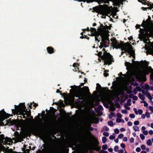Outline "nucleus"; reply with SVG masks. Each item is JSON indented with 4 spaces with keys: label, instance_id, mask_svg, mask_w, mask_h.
Returning <instances> with one entry per match:
<instances>
[{
    "label": "nucleus",
    "instance_id": "393cba45",
    "mask_svg": "<svg viewBox=\"0 0 153 153\" xmlns=\"http://www.w3.org/2000/svg\"><path fill=\"white\" fill-rule=\"evenodd\" d=\"M111 25L109 26H107V25H105L104 27H105L104 28V30H108V29H109V30H111Z\"/></svg>",
    "mask_w": 153,
    "mask_h": 153
},
{
    "label": "nucleus",
    "instance_id": "603ef678",
    "mask_svg": "<svg viewBox=\"0 0 153 153\" xmlns=\"http://www.w3.org/2000/svg\"><path fill=\"white\" fill-rule=\"evenodd\" d=\"M114 132L116 134H118L119 133V130L118 128H116L114 130Z\"/></svg>",
    "mask_w": 153,
    "mask_h": 153
},
{
    "label": "nucleus",
    "instance_id": "c9c22d12",
    "mask_svg": "<svg viewBox=\"0 0 153 153\" xmlns=\"http://www.w3.org/2000/svg\"><path fill=\"white\" fill-rule=\"evenodd\" d=\"M147 5L149 6V9L151 10L153 8V3L152 4H147Z\"/></svg>",
    "mask_w": 153,
    "mask_h": 153
},
{
    "label": "nucleus",
    "instance_id": "052dcab7",
    "mask_svg": "<svg viewBox=\"0 0 153 153\" xmlns=\"http://www.w3.org/2000/svg\"><path fill=\"white\" fill-rule=\"evenodd\" d=\"M94 130V128L91 127H89L88 128V130L89 131H92Z\"/></svg>",
    "mask_w": 153,
    "mask_h": 153
},
{
    "label": "nucleus",
    "instance_id": "20e7f679",
    "mask_svg": "<svg viewBox=\"0 0 153 153\" xmlns=\"http://www.w3.org/2000/svg\"><path fill=\"white\" fill-rule=\"evenodd\" d=\"M78 139L76 137L73 138L69 141L67 143H65L63 145V146L64 148L68 147V146L72 148L74 146L75 147H78L81 146L82 145L81 143H79L80 142L78 141Z\"/></svg>",
    "mask_w": 153,
    "mask_h": 153
},
{
    "label": "nucleus",
    "instance_id": "5701e85b",
    "mask_svg": "<svg viewBox=\"0 0 153 153\" xmlns=\"http://www.w3.org/2000/svg\"><path fill=\"white\" fill-rule=\"evenodd\" d=\"M108 148V145L106 144H105L104 145H103L102 146V149L103 150H106Z\"/></svg>",
    "mask_w": 153,
    "mask_h": 153
},
{
    "label": "nucleus",
    "instance_id": "864d4df0",
    "mask_svg": "<svg viewBox=\"0 0 153 153\" xmlns=\"http://www.w3.org/2000/svg\"><path fill=\"white\" fill-rule=\"evenodd\" d=\"M122 115L120 113H118L117 114V116L119 118H121L122 117Z\"/></svg>",
    "mask_w": 153,
    "mask_h": 153
},
{
    "label": "nucleus",
    "instance_id": "de8ad7c7",
    "mask_svg": "<svg viewBox=\"0 0 153 153\" xmlns=\"http://www.w3.org/2000/svg\"><path fill=\"white\" fill-rule=\"evenodd\" d=\"M119 149V146H115L114 148V151L115 152H117L118 151V149Z\"/></svg>",
    "mask_w": 153,
    "mask_h": 153
},
{
    "label": "nucleus",
    "instance_id": "c756f323",
    "mask_svg": "<svg viewBox=\"0 0 153 153\" xmlns=\"http://www.w3.org/2000/svg\"><path fill=\"white\" fill-rule=\"evenodd\" d=\"M115 116V113L113 112H111V115H109V117L110 119H111V116L112 117H114Z\"/></svg>",
    "mask_w": 153,
    "mask_h": 153
},
{
    "label": "nucleus",
    "instance_id": "423d86ee",
    "mask_svg": "<svg viewBox=\"0 0 153 153\" xmlns=\"http://www.w3.org/2000/svg\"><path fill=\"white\" fill-rule=\"evenodd\" d=\"M135 76L136 79L140 81H145L146 80V75L142 71H139L137 72L135 74Z\"/></svg>",
    "mask_w": 153,
    "mask_h": 153
},
{
    "label": "nucleus",
    "instance_id": "f257e3e1",
    "mask_svg": "<svg viewBox=\"0 0 153 153\" xmlns=\"http://www.w3.org/2000/svg\"><path fill=\"white\" fill-rule=\"evenodd\" d=\"M15 109H12L14 114L22 115L24 119L25 118V115L26 114V113H24V112L28 113L27 116L28 117L30 116L31 111L30 110L28 111L26 109L25 103H21L18 106L15 105Z\"/></svg>",
    "mask_w": 153,
    "mask_h": 153
},
{
    "label": "nucleus",
    "instance_id": "aec40b11",
    "mask_svg": "<svg viewBox=\"0 0 153 153\" xmlns=\"http://www.w3.org/2000/svg\"><path fill=\"white\" fill-rule=\"evenodd\" d=\"M138 97L142 100H144L145 99V96L140 93L138 94Z\"/></svg>",
    "mask_w": 153,
    "mask_h": 153
},
{
    "label": "nucleus",
    "instance_id": "9b49d317",
    "mask_svg": "<svg viewBox=\"0 0 153 153\" xmlns=\"http://www.w3.org/2000/svg\"><path fill=\"white\" fill-rule=\"evenodd\" d=\"M110 1V0H91L90 2V3L96 2H97L99 4H100L103 3L105 4H109Z\"/></svg>",
    "mask_w": 153,
    "mask_h": 153
},
{
    "label": "nucleus",
    "instance_id": "7ed1b4c3",
    "mask_svg": "<svg viewBox=\"0 0 153 153\" xmlns=\"http://www.w3.org/2000/svg\"><path fill=\"white\" fill-rule=\"evenodd\" d=\"M102 52L100 51L98 53L97 56L101 57V59L104 60V65H110L114 62L113 56L109 53H107L105 51L104 52L102 55Z\"/></svg>",
    "mask_w": 153,
    "mask_h": 153
},
{
    "label": "nucleus",
    "instance_id": "a18cd8bd",
    "mask_svg": "<svg viewBox=\"0 0 153 153\" xmlns=\"http://www.w3.org/2000/svg\"><path fill=\"white\" fill-rule=\"evenodd\" d=\"M103 135L106 137H108L109 136V134L108 132H104L103 133Z\"/></svg>",
    "mask_w": 153,
    "mask_h": 153
},
{
    "label": "nucleus",
    "instance_id": "39448f33",
    "mask_svg": "<svg viewBox=\"0 0 153 153\" xmlns=\"http://www.w3.org/2000/svg\"><path fill=\"white\" fill-rule=\"evenodd\" d=\"M92 9L93 10L92 11V12L98 13L102 16L107 15L109 11L108 9L103 7H98L96 6L93 7Z\"/></svg>",
    "mask_w": 153,
    "mask_h": 153
},
{
    "label": "nucleus",
    "instance_id": "f03ea898",
    "mask_svg": "<svg viewBox=\"0 0 153 153\" xmlns=\"http://www.w3.org/2000/svg\"><path fill=\"white\" fill-rule=\"evenodd\" d=\"M111 41L112 42V45L113 47L116 49L121 48V51H125L126 52H128V53L130 54L129 57H131V55L133 53L132 50L133 48L131 45H130V46L131 50H129V49L127 48L128 47L127 44L128 43V42L123 43L124 42H123V43H120L117 42L115 38L112 39Z\"/></svg>",
    "mask_w": 153,
    "mask_h": 153
},
{
    "label": "nucleus",
    "instance_id": "f8f14e48",
    "mask_svg": "<svg viewBox=\"0 0 153 153\" xmlns=\"http://www.w3.org/2000/svg\"><path fill=\"white\" fill-rule=\"evenodd\" d=\"M141 33L139 34V39L142 41L144 39L146 38V35L145 34L144 30H141Z\"/></svg>",
    "mask_w": 153,
    "mask_h": 153
},
{
    "label": "nucleus",
    "instance_id": "13d9d810",
    "mask_svg": "<svg viewBox=\"0 0 153 153\" xmlns=\"http://www.w3.org/2000/svg\"><path fill=\"white\" fill-rule=\"evenodd\" d=\"M79 64L78 63H74V64L73 65V66L74 67H77L79 66Z\"/></svg>",
    "mask_w": 153,
    "mask_h": 153
},
{
    "label": "nucleus",
    "instance_id": "ddd939ff",
    "mask_svg": "<svg viewBox=\"0 0 153 153\" xmlns=\"http://www.w3.org/2000/svg\"><path fill=\"white\" fill-rule=\"evenodd\" d=\"M99 144V143L98 141V140H97L95 143L96 146L94 147L93 148H92V149L94 150H96L97 151H99L101 149V146H98Z\"/></svg>",
    "mask_w": 153,
    "mask_h": 153
},
{
    "label": "nucleus",
    "instance_id": "79ce46f5",
    "mask_svg": "<svg viewBox=\"0 0 153 153\" xmlns=\"http://www.w3.org/2000/svg\"><path fill=\"white\" fill-rule=\"evenodd\" d=\"M145 115L146 116V117L148 118H149L150 117V115L149 113L147 111H146L145 113Z\"/></svg>",
    "mask_w": 153,
    "mask_h": 153
},
{
    "label": "nucleus",
    "instance_id": "a19ab883",
    "mask_svg": "<svg viewBox=\"0 0 153 153\" xmlns=\"http://www.w3.org/2000/svg\"><path fill=\"white\" fill-rule=\"evenodd\" d=\"M100 45L99 46V47L100 48H102V47H104L105 48L106 47V45H103V44L101 42L100 43Z\"/></svg>",
    "mask_w": 153,
    "mask_h": 153
},
{
    "label": "nucleus",
    "instance_id": "0eeeda50",
    "mask_svg": "<svg viewBox=\"0 0 153 153\" xmlns=\"http://www.w3.org/2000/svg\"><path fill=\"white\" fill-rule=\"evenodd\" d=\"M81 85H79L78 86L74 85L73 86H71V87L72 88L74 87L76 89H79L80 90L79 91L82 92V93H87L89 94H90V92L89 91V90L88 87V86H84L82 88L81 87Z\"/></svg>",
    "mask_w": 153,
    "mask_h": 153
},
{
    "label": "nucleus",
    "instance_id": "0e129e2a",
    "mask_svg": "<svg viewBox=\"0 0 153 153\" xmlns=\"http://www.w3.org/2000/svg\"><path fill=\"white\" fill-rule=\"evenodd\" d=\"M146 0H142V4H147L146 2Z\"/></svg>",
    "mask_w": 153,
    "mask_h": 153
},
{
    "label": "nucleus",
    "instance_id": "dca6fc26",
    "mask_svg": "<svg viewBox=\"0 0 153 153\" xmlns=\"http://www.w3.org/2000/svg\"><path fill=\"white\" fill-rule=\"evenodd\" d=\"M47 50L49 54H52L54 53V49L52 47H48L47 48Z\"/></svg>",
    "mask_w": 153,
    "mask_h": 153
},
{
    "label": "nucleus",
    "instance_id": "f3484780",
    "mask_svg": "<svg viewBox=\"0 0 153 153\" xmlns=\"http://www.w3.org/2000/svg\"><path fill=\"white\" fill-rule=\"evenodd\" d=\"M131 85L135 86H137L136 88L137 89V91L139 92L141 91V88L140 87L138 86L139 85L138 83L137 82L132 83H131Z\"/></svg>",
    "mask_w": 153,
    "mask_h": 153
},
{
    "label": "nucleus",
    "instance_id": "37998d69",
    "mask_svg": "<svg viewBox=\"0 0 153 153\" xmlns=\"http://www.w3.org/2000/svg\"><path fill=\"white\" fill-rule=\"evenodd\" d=\"M140 137L142 140H143L145 137L144 135L143 134H140Z\"/></svg>",
    "mask_w": 153,
    "mask_h": 153
},
{
    "label": "nucleus",
    "instance_id": "7c9ffc66",
    "mask_svg": "<svg viewBox=\"0 0 153 153\" xmlns=\"http://www.w3.org/2000/svg\"><path fill=\"white\" fill-rule=\"evenodd\" d=\"M128 105L127 103H125L124 105V107L126 109L128 110H130V107H128Z\"/></svg>",
    "mask_w": 153,
    "mask_h": 153
},
{
    "label": "nucleus",
    "instance_id": "09e8293b",
    "mask_svg": "<svg viewBox=\"0 0 153 153\" xmlns=\"http://www.w3.org/2000/svg\"><path fill=\"white\" fill-rule=\"evenodd\" d=\"M98 109L99 110H103V107L101 105H99L98 106Z\"/></svg>",
    "mask_w": 153,
    "mask_h": 153
},
{
    "label": "nucleus",
    "instance_id": "412c9836",
    "mask_svg": "<svg viewBox=\"0 0 153 153\" xmlns=\"http://www.w3.org/2000/svg\"><path fill=\"white\" fill-rule=\"evenodd\" d=\"M90 30L91 33H97L98 31H97V30L94 28L91 27Z\"/></svg>",
    "mask_w": 153,
    "mask_h": 153
},
{
    "label": "nucleus",
    "instance_id": "8fccbe9b",
    "mask_svg": "<svg viewBox=\"0 0 153 153\" xmlns=\"http://www.w3.org/2000/svg\"><path fill=\"white\" fill-rule=\"evenodd\" d=\"M129 117L131 118H134L135 117V115L134 114H131L129 115Z\"/></svg>",
    "mask_w": 153,
    "mask_h": 153
},
{
    "label": "nucleus",
    "instance_id": "9d476101",
    "mask_svg": "<svg viewBox=\"0 0 153 153\" xmlns=\"http://www.w3.org/2000/svg\"><path fill=\"white\" fill-rule=\"evenodd\" d=\"M1 113H0V117L2 118H3L4 119H7L9 118L10 116H12V115H10L8 113H6L4 111V109L1 111Z\"/></svg>",
    "mask_w": 153,
    "mask_h": 153
},
{
    "label": "nucleus",
    "instance_id": "4c0bfd02",
    "mask_svg": "<svg viewBox=\"0 0 153 153\" xmlns=\"http://www.w3.org/2000/svg\"><path fill=\"white\" fill-rule=\"evenodd\" d=\"M102 128L103 129V130H104L105 131H108L109 130V128L107 126H104Z\"/></svg>",
    "mask_w": 153,
    "mask_h": 153
},
{
    "label": "nucleus",
    "instance_id": "4d7b16f0",
    "mask_svg": "<svg viewBox=\"0 0 153 153\" xmlns=\"http://www.w3.org/2000/svg\"><path fill=\"white\" fill-rule=\"evenodd\" d=\"M124 136V135L123 134H120L118 136V137L120 139H122V138Z\"/></svg>",
    "mask_w": 153,
    "mask_h": 153
},
{
    "label": "nucleus",
    "instance_id": "c85d7f7f",
    "mask_svg": "<svg viewBox=\"0 0 153 153\" xmlns=\"http://www.w3.org/2000/svg\"><path fill=\"white\" fill-rule=\"evenodd\" d=\"M146 143L148 146H151L152 144V143L151 140L149 139L146 142Z\"/></svg>",
    "mask_w": 153,
    "mask_h": 153
},
{
    "label": "nucleus",
    "instance_id": "338daca9",
    "mask_svg": "<svg viewBox=\"0 0 153 153\" xmlns=\"http://www.w3.org/2000/svg\"><path fill=\"white\" fill-rule=\"evenodd\" d=\"M121 121V120L120 119L117 118L116 119V121L117 123H120Z\"/></svg>",
    "mask_w": 153,
    "mask_h": 153
},
{
    "label": "nucleus",
    "instance_id": "6e6552de",
    "mask_svg": "<svg viewBox=\"0 0 153 153\" xmlns=\"http://www.w3.org/2000/svg\"><path fill=\"white\" fill-rule=\"evenodd\" d=\"M109 35L108 34L102 35L100 36V38H102V43L104 45H106V43H107V41L109 42L110 40L109 39Z\"/></svg>",
    "mask_w": 153,
    "mask_h": 153
},
{
    "label": "nucleus",
    "instance_id": "3c124183",
    "mask_svg": "<svg viewBox=\"0 0 153 153\" xmlns=\"http://www.w3.org/2000/svg\"><path fill=\"white\" fill-rule=\"evenodd\" d=\"M143 102L144 103V105L145 107H147L148 105V103L144 100L143 101Z\"/></svg>",
    "mask_w": 153,
    "mask_h": 153
},
{
    "label": "nucleus",
    "instance_id": "5fc2aeb1",
    "mask_svg": "<svg viewBox=\"0 0 153 153\" xmlns=\"http://www.w3.org/2000/svg\"><path fill=\"white\" fill-rule=\"evenodd\" d=\"M115 138V136L113 135H111L109 137L110 140H113Z\"/></svg>",
    "mask_w": 153,
    "mask_h": 153
},
{
    "label": "nucleus",
    "instance_id": "e2e57ef3",
    "mask_svg": "<svg viewBox=\"0 0 153 153\" xmlns=\"http://www.w3.org/2000/svg\"><path fill=\"white\" fill-rule=\"evenodd\" d=\"M122 112L123 114H127V111L126 109L122 110Z\"/></svg>",
    "mask_w": 153,
    "mask_h": 153
},
{
    "label": "nucleus",
    "instance_id": "bb28decb",
    "mask_svg": "<svg viewBox=\"0 0 153 153\" xmlns=\"http://www.w3.org/2000/svg\"><path fill=\"white\" fill-rule=\"evenodd\" d=\"M44 129L42 128L41 129H36L35 130L36 131H37V132L39 133H42V132L44 130Z\"/></svg>",
    "mask_w": 153,
    "mask_h": 153
},
{
    "label": "nucleus",
    "instance_id": "473e14b6",
    "mask_svg": "<svg viewBox=\"0 0 153 153\" xmlns=\"http://www.w3.org/2000/svg\"><path fill=\"white\" fill-rule=\"evenodd\" d=\"M108 125L111 126H113V123L112 121H109L108 122Z\"/></svg>",
    "mask_w": 153,
    "mask_h": 153
},
{
    "label": "nucleus",
    "instance_id": "680f3d73",
    "mask_svg": "<svg viewBox=\"0 0 153 153\" xmlns=\"http://www.w3.org/2000/svg\"><path fill=\"white\" fill-rule=\"evenodd\" d=\"M138 112L139 114L141 115L142 114L143 112V111L142 109H139L138 110Z\"/></svg>",
    "mask_w": 153,
    "mask_h": 153
},
{
    "label": "nucleus",
    "instance_id": "a878e982",
    "mask_svg": "<svg viewBox=\"0 0 153 153\" xmlns=\"http://www.w3.org/2000/svg\"><path fill=\"white\" fill-rule=\"evenodd\" d=\"M5 139L4 135V134L0 135V140L1 141H3Z\"/></svg>",
    "mask_w": 153,
    "mask_h": 153
},
{
    "label": "nucleus",
    "instance_id": "bf43d9fd",
    "mask_svg": "<svg viewBox=\"0 0 153 153\" xmlns=\"http://www.w3.org/2000/svg\"><path fill=\"white\" fill-rule=\"evenodd\" d=\"M141 149L143 150H145L146 149L145 146L143 144L141 146Z\"/></svg>",
    "mask_w": 153,
    "mask_h": 153
},
{
    "label": "nucleus",
    "instance_id": "cd10ccee",
    "mask_svg": "<svg viewBox=\"0 0 153 153\" xmlns=\"http://www.w3.org/2000/svg\"><path fill=\"white\" fill-rule=\"evenodd\" d=\"M107 138L105 137H102V142L103 143H105L107 141Z\"/></svg>",
    "mask_w": 153,
    "mask_h": 153
},
{
    "label": "nucleus",
    "instance_id": "a211bd4d",
    "mask_svg": "<svg viewBox=\"0 0 153 153\" xmlns=\"http://www.w3.org/2000/svg\"><path fill=\"white\" fill-rule=\"evenodd\" d=\"M56 117L55 116H54L53 117L51 121V124L52 125L55 124L56 122Z\"/></svg>",
    "mask_w": 153,
    "mask_h": 153
},
{
    "label": "nucleus",
    "instance_id": "6ab92c4d",
    "mask_svg": "<svg viewBox=\"0 0 153 153\" xmlns=\"http://www.w3.org/2000/svg\"><path fill=\"white\" fill-rule=\"evenodd\" d=\"M105 26H104L103 24H101L100 26V27L98 29V30L99 31H101L104 30Z\"/></svg>",
    "mask_w": 153,
    "mask_h": 153
},
{
    "label": "nucleus",
    "instance_id": "b1692460",
    "mask_svg": "<svg viewBox=\"0 0 153 153\" xmlns=\"http://www.w3.org/2000/svg\"><path fill=\"white\" fill-rule=\"evenodd\" d=\"M146 96L148 97V99L150 100H151L153 98L151 96L150 93H148L146 95Z\"/></svg>",
    "mask_w": 153,
    "mask_h": 153
},
{
    "label": "nucleus",
    "instance_id": "e433bc0d",
    "mask_svg": "<svg viewBox=\"0 0 153 153\" xmlns=\"http://www.w3.org/2000/svg\"><path fill=\"white\" fill-rule=\"evenodd\" d=\"M131 100L130 99H129L127 100V103L128 104V105L130 106L131 105Z\"/></svg>",
    "mask_w": 153,
    "mask_h": 153
},
{
    "label": "nucleus",
    "instance_id": "c03bdc74",
    "mask_svg": "<svg viewBox=\"0 0 153 153\" xmlns=\"http://www.w3.org/2000/svg\"><path fill=\"white\" fill-rule=\"evenodd\" d=\"M143 23H144V24H142V25H141V26L142 27H143L144 28L145 27V26L147 25V22H146L144 20H143Z\"/></svg>",
    "mask_w": 153,
    "mask_h": 153
},
{
    "label": "nucleus",
    "instance_id": "72a5a7b5",
    "mask_svg": "<svg viewBox=\"0 0 153 153\" xmlns=\"http://www.w3.org/2000/svg\"><path fill=\"white\" fill-rule=\"evenodd\" d=\"M97 87H96V90H98L100 89L101 88V87L99 83H97Z\"/></svg>",
    "mask_w": 153,
    "mask_h": 153
},
{
    "label": "nucleus",
    "instance_id": "2eb2a0df",
    "mask_svg": "<svg viewBox=\"0 0 153 153\" xmlns=\"http://www.w3.org/2000/svg\"><path fill=\"white\" fill-rule=\"evenodd\" d=\"M140 30H144V32L145 34L146 35V38H149V36L150 35V34L149 33V30L148 28H140Z\"/></svg>",
    "mask_w": 153,
    "mask_h": 153
},
{
    "label": "nucleus",
    "instance_id": "6e6d98bb",
    "mask_svg": "<svg viewBox=\"0 0 153 153\" xmlns=\"http://www.w3.org/2000/svg\"><path fill=\"white\" fill-rule=\"evenodd\" d=\"M100 35V34L98 32H97V33H96L95 37L98 38L99 37V36Z\"/></svg>",
    "mask_w": 153,
    "mask_h": 153
},
{
    "label": "nucleus",
    "instance_id": "4468645a",
    "mask_svg": "<svg viewBox=\"0 0 153 153\" xmlns=\"http://www.w3.org/2000/svg\"><path fill=\"white\" fill-rule=\"evenodd\" d=\"M99 144V143L98 141V140H97L95 143L96 146L94 147L93 148H92V149L94 150H96L97 151H99L101 149V146H98Z\"/></svg>",
    "mask_w": 153,
    "mask_h": 153
},
{
    "label": "nucleus",
    "instance_id": "ea45409f",
    "mask_svg": "<svg viewBox=\"0 0 153 153\" xmlns=\"http://www.w3.org/2000/svg\"><path fill=\"white\" fill-rule=\"evenodd\" d=\"M76 100L77 101V103L78 104H81L82 102V101H81L82 100H80V98H79Z\"/></svg>",
    "mask_w": 153,
    "mask_h": 153
},
{
    "label": "nucleus",
    "instance_id": "774afa93",
    "mask_svg": "<svg viewBox=\"0 0 153 153\" xmlns=\"http://www.w3.org/2000/svg\"><path fill=\"white\" fill-rule=\"evenodd\" d=\"M149 110L152 112H153V107L150 106L149 107Z\"/></svg>",
    "mask_w": 153,
    "mask_h": 153
},
{
    "label": "nucleus",
    "instance_id": "1a4fd4ad",
    "mask_svg": "<svg viewBox=\"0 0 153 153\" xmlns=\"http://www.w3.org/2000/svg\"><path fill=\"white\" fill-rule=\"evenodd\" d=\"M87 93H82V92L79 91L76 89L75 91L74 97L76 98H80L81 100H82L83 96L87 94Z\"/></svg>",
    "mask_w": 153,
    "mask_h": 153
},
{
    "label": "nucleus",
    "instance_id": "f704fd0d",
    "mask_svg": "<svg viewBox=\"0 0 153 153\" xmlns=\"http://www.w3.org/2000/svg\"><path fill=\"white\" fill-rule=\"evenodd\" d=\"M103 105L105 107V108H108V104L106 102H103Z\"/></svg>",
    "mask_w": 153,
    "mask_h": 153
},
{
    "label": "nucleus",
    "instance_id": "4be33fe9",
    "mask_svg": "<svg viewBox=\"0 0 153 153\" xmlns=\"http://www.w3.org/2000/svg\"><path fill=\"white\" fill-rule=\"evenodd\" d=\"M133 128L134 130L135 131H140L139 128L137 126H134Z\"/></svg>",
    "mask_w": 153,
    "mask_h": 153
},
{
    "label": "nucleus",
    "instance_id": "2f4dec72",
    "mask_svg": "<svg viewBox=\"0 0 153 153\" xmlns=\"http://www.w3.org/2000/svg\"><path fill=\"white\" fill-rule=\"evenodd\" d=\"M115 106L116 108H120L121 107V106L120 105L118 102L116 103L115 104Z\"/></svg>",
    "mask_w": 153,
    "mask_h": 153
},
{
    "label": "nucleus",
    "instance_id": "58836bf2",
    "mask_svg": "<svg viewBox=\"0 0 153 153\" xmlns=\"http://www.w3.org/2000/svg\"><path fill=\"white\" fill-rule=\"evenodd\" d=\"M131 64L128 62H126L125 63V65L126 67H129L131 66Z\"/></svg>",
    "mask_w": 153,
    "mask_h": 153
},
{
    "label": "nucleus",
    "instance_id": "69168bd1",
    "mask_svg": "<svg viewBox=\"0 0 153 153\" xmlns=\"http://www.w3.org/2000/svg\"><path fill=\"white\" fill-rule=\"evenodd\" d=\"M137 89L136 88H134L133 90V92L134 94H136L137 93Z\"/></svg>",
    "mask_w": 153,
    "mask_h": 153
},
{
    "label": "nucleus",
    "instance_id": "49530a36",
    "mask_svg": "<svg viewBox=\"0 0 153 153\" xmlns=\"http://www.w3.org/2000/svg\"><path fill=\"white\" fill-rule=\"evenodd\" d=\"M134 124L135 125L137 126L139 124L140 122L138 121H136L134 122Z\"/></svg>",
    "mask_w": 153,
    "mask_h": 153
}]
</instances>
